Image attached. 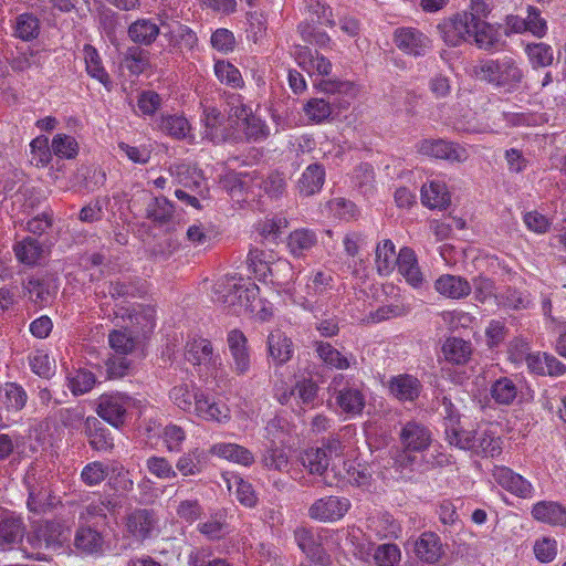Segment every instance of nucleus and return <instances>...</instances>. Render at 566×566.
<instances>
[{"instance_id":"nucleus-3","label":"nucleus","mask_w":566,"mask_h":566,"mask_svg":"<svg viewBox=\"0 0 566 566\" xmlns=\"http://www.w3.org/2000/svg\"><path fill=\"white\" fill-rule=\"evenodd\" d=\"M447 440L451 446L482 458H495L502 453L503 441L496 423H482L474 430H459L452 424L447 431Z\"/></svg>"},{"instance_id":"nucleus-31","label":"nucleus","mask_w":566,"mask_h":566,"mask_svg":"<svg viewBox=\"0 0 566 566\" xmlns=\"http://www.w3.org/2000/svg\"><path fill=\"white\" fill-rule=\"evenodd\" d=\"M421 202L430 209H446L451 197L443 181L431 180L421 188Z\"/></svg>"},{"instance_id":"nucleus-36","label":"nucleus","mask_w":566,"mask_h":566,"mask_svg":"<svg viewBox=\"0 0 566 566\" xmlns=\"http://www.w3.org/2000/svg\"><path fill=\"white\" fill-rule=\"evenodd\" d=\"M85 429L90 444L93 449L97 451H108L113 449V438L111 437L108 429H106L97 418H86Z\"/></svg>"},{"instance_id":"nucleus-45","label":"nucleus","mask_w":566,"mask_h":566,"mask_svg":"<svg viewBox=\"0 0 566 566\" xmlns=\"http://www.w3.org/2000/svg\"><path fill=\"white\" fill-rule=\"evenodd\" d=\"M295 277V273L292 264L284 259H280L273 263V274L271 283L277 287V292H284L289 294L293 301L294 295L291 293L290 283Z\"/></svg>"},{"instance_id":"nucleus-28","label":"nucleus","mask_w":566,"mask_h":566,"mask_svg":"<svg viewBox=\"0 0 566 566\" xmlns=\"http://www.w3.org/2000/svg\"><path fill=\"white\" fill-rule=\"evenodd\" d=\"M534 520L553 526H566V507L554 501H539L532 507Z\"/></svg>"},{"instance_id":"nucleus-18","label":"nucleus","mask_w":566,"mask_h":566,"mask_svg":"<svg viewBox=\"0 0 566 566\" xmlns=\"http://www.w3.org/2000/svg\"><path fill=\"white\" fill-rule=\"evenodd\" d=\"M421 155L449 161H463L467 151L463 147L443 139H424L418 145Z\"/></svg>"},{"instance_id":"nucleus-6","label":"nucleus","mask_w":566,"mask_h":566,"mask_svg":"<svg viewBox=\"0 0 566 566\" xmlns=\"http://www.w3.org/2000/svg\"><path fill=\"white\" fill-rule=\"evenodd\" d=\"M187 359L198 367L201 378H217L223 370L220 354H214L211 342L202 337H193L186 346Z\"/></svg>"},{"instance_id":"nucleus-12","label":"nucleus","mask_w":566,"mask_h":566,"mask_svg":"<svg viewBox=\"0 0 566 566\" xmlns=\"http://www.w3.org/2000/svg\"><path fill=\"white\" fill-rule=\"evenodd\" d=\"M132 406L133 399L125 394H105L98 399L97 413L111 426L119 428L124 423L126 412Z\"/></svg>"},{"instance_id":"nucleus-48","label":"nucleus","mask_w":566,"mask_h":566,"mask_svg":"<svg viewBox=\"0 0 566 566\" xmlns=\"http://www.w3.org/2000/svg\"><path fill=\"white\" fill-rule=\"evenodd\" d=\"M22 523L19 518L4 516L0 522V549L10 548L22 538Z\"/></svg>"},{"instance_id":"nucleus-43","label":"nucleus","mask_w":566,"mask_h":566,"mask_svg":"<svg viewBox=\"0 0 566 566\" xmlns=\"http://www.w3.org/2000/svg\"><path fill=\"white\" fill-rule=\"evenodd\" d=\"M325 180V171L321 165H310L298 180L300 191L305 196L318 192Z\"/></svg>"},{"instance_id":"nucleus-24","label":"nucleus","mask_w":566,"mask_h":566,"mask_svg":"<svg viewBox=\"0 0 566 566\" xmlns=\"http://www.w3.org/2000/svg\"><path fill=\"white\" fill-rule=\"evenodd\" d=\"M396 266L400 275L405 277L410 286L413 289H420L422 286L424 277L413 250L410 248L400 249Z\"/></svg>"},{"instance_id":"nucleus-21","label":"nucleus","mask_w":566,"mask_h":566,"mask_svg":"<svg viewBox=\"0 0 566 566\" xmlns=\"http://www.w3.org/2000/svg\"><path fill=\"white\" fill-rule=\"evenodd\" d=\"M266 352L269 359L275 366H282L290 361L293 356V342L281 329H273L270 332L266 339Z\"/></svg>"},{"instance_id":"nucleus-44","label":"nucleus","mask_w":566,"mask_h":566,"mask_svg":"<svg viewBox=\"0 0 566 566\" xmlns=\"http://www.w3.org/2000/svg\"><path fill=\"white\" fill-rule=\"evenodd\" d=\"M444 358L455 365L465 364L472 354V347L469 342L461 338H448L442 347Z\"/></svg>"},{"instance_id":"nucleus-56","label":"nucleus","mask_w":566,"mask_h":566,"mask_svg":"<svg viewBox=\"0 0 566 566\" xmlns=\"http://www.w3.org/2000/svg\"><path fill=\"white\" fill-rule=\"evenodd\" d=\"M0 399L9 410H20L27 402V394L22 387L15 384H6L0 389Z\"/></svg>"},{"instance_id":"nucleus-23","label":"nucleus","mask_w":566,"mask_h":566,"mask_svg":"<svg viewBox=\"0 0 566 566\" xmlns=\"http://www.w3.org/2000/svg\"><path fill=\"white\" fill-rule=\"evenodd\" d=\"M416 557L426 564H436L443 554L440 537L433 532L422 533L412 545Z\"/></svg>"},{"instance_id":"nucleus-61","label":"nucleus","mask_w":566,"mask_h":566,"mask_svg":"<svg viewBox=\"0 0 566 566\" xmlns=\"http://www.w3.org/2000/svg\"><path fill=\"white\" fill-rule=\"evenodd\" d=\"M39 34V20L32 14L23 13L17 17L14 35L21 40L29 41Z\"/></svg>"},{"instance_id":"nucleus-32","label":"nucleus","mask_w":566,"mask_h":566,"mask_svg":"<svg viewBox=\"0 0 566 566\" xmlns=\"http://www.w3.org/2000/svg\"><path fill=\"white\" fill-rule=\"evenodd\" d=\"M200 390L193 381H185L170 389L169 399L178 409L191 413Z\"/></svg>"},{"instance_id":"nucleus-17","label":"nucleus","mask_w":566,"mask_h":566,"mask_svg":"<svg viewBox=\"0 0 566 566\" xmlns=\"http://www.w3.org/2000/svg\"><path fill=\"white\" fill-rule=\"evenodd\" d=\"M198 395L191 413L205 421L217 423H227L230 421L231 411L227 405L216 401L202 390H200Z\"/></svg>"},{"instance_id":"nucleus-39","label":"nucleus","mask_w":566,"mask_h":566,"mask_svg":"<svg viewBox=\"0 0 566 566\" xmlns=\"http://www.w3.org/2000/svg\"><path fill=\"white\" fill-rule=\"evenodd\" d=\"M149 433L158 434L168 452H180L182 450V446L187 439V433L185 429L178 424L169 423L165 426L160 431H156L155 426L147 427L146 429Z\"/></svg>"},{"instance_id":"nucleus-7","label":"nucleus","mask_w":566,"mask_h":566,"mask_svg":"<svg viewBox=\"0 0 566 566\" xmlns=\"http://www.w3.org/2000/svg\"><path fill=\"white\" fill-rule=\"evenodd\" d=\"M343 379L344 376L342 375L334 377L331 384L332 396L335 399L338 412L345 415L347 419H353L363 413L366 405V392L361 382L346 384L338 388Z\"/></svg>"},{"instance_id":"nucleus-50","label":"nucleus","mask_w":566,"mask_h":566,"mask_svg":"<svg viewBox=\"0 0 566 566\" xmlns=\"http://www.w3.org/2000/svg\"><path fill=\"white\" fill-rule=\"evenodd\" d=\"M31 480H33V478L28 473L25 478V483L29 488L28 509L35 514L44 513L46 509L55 504V497H52L43 488L38 491L35 488L31 486Z\"/></svg>"},{"instance_id":"nucleus-8","label":"nucleus","mask_w":566,"mask_h":566,"mask_svg":"<svg viewBox=\"0 0 566 566\" xmlns=\"http://www.w3.org/2000/svg\"><path fill=\"white\" fill-rule=\"evenodd\" d=\"M510 353L515 361L525 358L528 369L537 375L559 376L565 366L553 355L547 353H528V344L516 339L510 344Z\"/></svg>"},{"instance_id":"nucleus-49","label":"nucleus","mask_w":566,"mask_h":566,"mask_svg":"<svg viewBox=\"0 0 566 566\" xmlns=\"http://www.w3.org/2000/svg\"><path fill=\"white\" fill-rule=\"evenodd\" d=\"M525 54L533 69L547 67L554 61L553 48L544 42L527 44Z\"/></svg>"},{"instance_id":"nucleus-34","label":"nucleus","mask_w":566,"mask_h":566,"mask_svg":"<svg viewBox=\"0 0 566 566\" xmlns=\"http://www.w3.org/2000/svg\"><path fill=\"white\" fill-rule=\"evenodd\" d=\"M434 289L439 294L450 298H461L471 292V285L467 280L451 274H444L437 279Z\"/></svg>"},{"instance_id":"nucleus-16","label":"nucleus","mask_w":566,"mask_h":566,"mask_svg":"<svg viewBox=\"0 0 566 566\" xmlns=\"http://www.w3.org/2000/svg\"><path fill=\"white\" fill-rule=\"evenodd\" d=\"M298 548L314 563L328 565L331 557L323 547V536L315 534L305 527H298L294 532Z\"/></svg>"},{"instance_id":"nucleus-5","label":"nucleus","mask_w":566,"mask_h":566,"mask_svg":"<svg viewBox=\"0 0 566 566\" xmlns=\"http://www.w3.org/2000/svg\"><path fill=\"white\" fill-rule=\"evenodd\" d=\"M400 439L405 450L397 457L395 463L402 470H421L420 461L411 452H423L430 447L431 433L418 422H408L401 430Z\"/></svg>"},{"instance_id":"nucleus-38","label":"nucleus","mask_w":566,"mask_h":566,"mask_svg":"<svg viewBox=\"0 0 566 566\" xmlns=\"http://www.w3.org/2000/svg\"><path fill=\"white\" fill-rule=\"evenodd\" d=\"M223 479L228 490L235 495L242 505L253 507L256 504L258 497L251 483L235 474L223 475Z\"/></svg>"},{"instance_id":"nucleus-55","label":"nucleus","mask_w":566,"mask_h":566,"mask_svg":"<svg viewBox=\"0 0 566 566\" xmlns=\"http://www.w3.org/2000/svg\"><path fill=\"white\" fill-rule=\"evenodd\" d=\"M102 543L101 534L90 527H81L75 535V546L83 553L98 552Z\"/></svg>"},{"instance_id":"nucleus-15","label":"nucleus","mask_w":566,"mask_h":566,"mask_svg":"<svg viewBox=\"0 0 566 566\" xmlns=\"http://www.w3.org/2000/svg\"><path fill=\"white\" fill-rule=\"evenodd\" d=\"M474 24L468 20L467 14L459 12L452 18L443 20L439 25V32L446 44L459 46L471 39V28Z\"/></svg>"},{"instance_id":"nucleus-26","label":"nucleus","mask_w":566,"mask_h":566,"mask_svg":"<svg viewBox=\"0 0 566 566\" xmlns=\"http://www.w3.org/2000/svg\"><path fill=\"white\" fill-rule=\"evenodd\" d=\"M155 528L156 518L148 510H135L126 518V530L136 539L149 537Z\"/></svg>"},{"instance_id":"nucleus-64","label":"nucleus","mask_w":566,"mask_h":566,"mask_svg":"<svg viewBox=\"0 0 566 566\" xmlns=\"http://www.w3.org/2000/svg\"><path fill=\"white\" fill-rule=\"evenodd\" d=\"M304 112L310 122L318 124L331 116L332 107L323 98H312L304 106Z\"/></svg>"},{"instance_id":"nucleus-4","label":"nucleus","mask_w":566,"mask_h":566,"mask_svg":"<svg viewBox=\"0 0 566 566\" xmlns=\"http://www.w3.org/2000/svg\"><path fill=\"white\" fill-rule=\"evenodd\" d=\"M71 537L70 526L61 523H45L33 526L28 534L23 551L29 558L49 560Z\"/></svg>"},{"instance_id":"nucleus-37","label":"nucleus","mask_w":566,"mask_h":566,"mask_svg":"<svg viewBox=\"0 0 566 566\" xmlns=\"http://www.w3.org/2000/svg\"><path fill=\"white\" fill-rule=\"evenodd\" d=\"M159 34V25L153 19H139L128 28L129 39L140 45L151 44Z\"/></svg>"},{"instance_id":"nucleus-30","label":"nucleus","mask_w":566,"mask_h":566,"mask_svg":"<svg viewBox=\"0 0 566 566\" xmlns=\"http://www.w3.org/2000/svg\"><path fill=\"white\" fill-rule=\"evenodd\" d=\"M17 260L25 265L32 266L40 263L48 256V250L38 239L25 238L13 247Z\"/></svg>"},{"instance_id":"nucleus-1","label":"nucleus","mask_w":566,"mask_h":566,"mask_svg":"<svg viewBox=\"0 0 566 566\" xmlns=\"http://www.w3.org/2000/svg\"><path fill=\"white\" fill-rule=\"evenodd\" d=\"M211 300L235 315H247L259 322H266L273 315L271 303L259 297V286L242 276L219 279L212 287Z\"/></svg>"},{"instance_id":"nucleus-41","label":"nucleus","mask_w":566,"mask_h":566,"mask_svg":"<svg viewBox=\"0 0 566 566\" xmlns=\"http://www.w3.org/2000/svg\"><path fill=\"white\" fill-rule=\"evenodd\" d=\"M316 242V233L313 230L302 228L290 233L287 248L294 256H302L310 251Z\"/></svg>"},{"instance_id":"nucleus-40","label":"nucleus","mask_w":566,"mask_h":566,"mask_svg":"<svg viewBox=\"0 0 566 566\" xmlns=\"http://www.w3.org/2000/svg\"><path fill=\"white\" fill-rule=\"evenodd\" d=\"M158 128L176 139L191 137V125L184 115L161 116L158 122Z\"/></svg>"},{"instance_id":"nucleus-53","label":"nucleus","mask_w":566,"mask_h":566,"mask_svg":"<svg viewBox=\"0 0 566 566\" xmlns=\"http://www.w3.org/2000/svg\"><path fill=\"white\" fill-rule=\"evenodd\" d=\"M147 471L159 480H174L178 473L172 463L165 457L151 455L145 462Z\"/></svg>"},{"instance_id":"nucleus-58","label":"nucleus","mask_w":566,"mask_h":566,"mask_svg":"<svg viewBox=\"0 0 566 566\" xmlns=\"http://www.w3.org/2000/svg\"><path fill=\"white\" fill-rule=\"evenodd\" d=\"M373 557L377 566H398L401 551L396 544L385 543L375 548Z\"/></svg>"},{"instance_id":"nucleus-52","label":"nucleus","mask_w":566,"mask_h":566,"mask_svg":"<svg viewBox=\"0 0 566 566\" xmlns=\"http://www.w3.org/2000/svg\"><path fill=\"white\" fill-rule=\"evenodd\" d=\"M24 290L30 300L39 306L48 305L55 295V286H51L48 283L40 282L34 279H31L25 283Z\"/></svg>"},{"instance_id":"nucleus-19","label":"nucleus","mask_w":566,"mask_h":566,"mask_svg":"<svg viewBox=\"0 0 566 566\" xmlns=\"http://www.w3.org/2000/svg\"><path fill=\"white\" fill-rule=\"evenodd\" d=\"M170 174L185 188L205 197L209 190L208 180L201 169L191 164H177L170 167Z\"/></svg>"},{"instance_id":"nucleus-11","label":"nucleus","mask_w":566,"mask_h":566,"mask_svg":"<svg viewBox=\"0 0 566 566\" xmlns=\"http://www.w3.org/2000/svg\"><path fill=\"white\" fill-rule=\"evenodd\" d=\"M227 345L231 370L238 376L247 375L252 367L251 349L247 336L240 329H231L227 335Z\"/></svg>"},{"instance_id":"nucleus-63","label":"nucleus","mask_w":566,"mask_h":566,"mask_svg":"<svg viewBox=\"0 0 566 566\" xmlns=\"http://www.w3.org/2000/svg\"><path fill=\"white\" fill-rule=\"evenodd\" d=\"M108 343L112 349L118 355L133 353L137 347V340L126 331H113L108 336Z\"/></svg>"},{"instance_id":"nucleus-62","label":"nucleus","mask_w":566,"mask_h":566,"mask_svg":"<svg viewBox=\"0 0 566 566\" xmlns=\"http://www.w3.org/2000/svg\"><path fill=\"white\" fill-rule=\"evenodd\" d=\"M287 226L289 221L284 216H273L260 223L259 232L264 239L275 241Z\"/></svg>"},{"instance_id":"nucleus-20","label":"nucleus","mask_w":566,"mask_h":566,"mask_svg":"<svg viewBox=\"0 0 566 566\" xmlns=\"http://www.w3.org/2000/svg\"><path fill=\"white\" fill-rule=\"evenodd\" d=\"M231 112L237 123L244 129L248 139L261 140L270 134V128L265 122L253 114L247 105L234 106Z\"/></svg>"},{"instance_id":"nucleus-60","label":"nucleus","mask_w":566,"mask_h":566,"mask_svg":"<svg viewBox=\"0 0 566 566\" xmlns=\"http://www.w3.org/2000/svg\"><path fill=\"white\" fill-rule=\"evenodd\" d=\"M471 28V38L474 39L475 44L483 50L492 49L497 39L495 30L488 22H474Z\"/></svg>"},{"instance_id":"nucleus-9","label":"nucleus","mask_w":566,"mask_h":566,"mask_svg":"<svg viewBox=\"0 0 566 566\" xmlns=\"http://www.w3.org/2000/svg\"><path fill=\"white\" fill-rule=\"evenodd\" d=\"M335 289L332 273L323 270L311 272L306 277V296H294L293 302L305 310L314 311L315 304L323 305L331 297L329 293Z\"/></svg>"},{"instance_id":"nucleus-46","label":"nucleus","mask_w":566,"mask_h":566,"mask_svg":"<svg viewBox=\"0 0 566 566\" xmlns=\"http://www.w3.org/2000/svg\"><path fill=\"white\" fill-rule=\"evenodd\" d=\"M395 244L391 240H382L376 248V266L381 275H388L392 272L397 264Z\"/></svg>"},{"instance_id":"nucleus-14","label":"nucleus","mask_w":566,"mask_h":566,"mask_svg":"<svg viewBox=\"0 0 566 566\" xmlns=\"http://www.w3.org/2000/svg\"><path fill=\"white\" fill-rule=\"evenodd\" d=\"M350 506V501L347 497L325 496L311 505L308 515L321 522H336L346 515Z\"/></svg>"},{"instance_id":"nucleus-42","label":"nucleus","mask_w":566,"mask_h":566,"mask_svg":"<svg viewBox=\"0 0 566 566\" xmlns=\"http://www.w3.org/2000/svg\"><path fill=\"white\" fill-rule=\"evenodd\" d=\"M490 394L497 405L509 406L515 401L518 388L512 378L500 377L491 385Z\"/></svg>"},{"instance_id":"nucleus-13","label":"nucleus","mask_w":566,"mask_h":566,"mask_svg":"<svg viewBox=\"0 0 566 566\" xmlns=\"http://www.w3.org/2000/svg\"><path fill=\"white\" fill-rule=\"evenodd\" d=\"M394 42L403 53L418 57L426 55L432 48V41L422 31L401 27L394 32Z\"/></svg>"},{"instance_id":"nucleus-2","label":"nucleus","mask_w":566,"mask_h":566,"mask_svg":"<svg viewBox=\"0 0 566 566\" xmlns=\"http://www.w3.org/2000/svg\"><path fill=\"white\" fill-rule=\"evenodd\" d=\"M470 74L503 93L521 90L525 81L521 61L511 55L480 59L472 66Z\"/></svg>"},{"instance_id":"nucleus-10","label":"nucleus","mask_w":566,"mask_h":566,"mask_svg":"<svg viewBox=\"0 0 566 566\" xmlns=\"http://www.w3.org/2000/svg\"><path fill=\"white\" fill-rule=\"evenodd\" d=\"M318 386L312 379L298 380L292 390L283 385H276L274 388V397L281 405H291L293 401L301 410L303 407H314L317 398Z\"/></svg>"},{"instance_id":"nucleus-35","label":"nucleus","mask_w":566,"mask_h":566,"mask_svg":"<svg viewBox=\"0 0 566 566\" xmlns=\"http://www.w3.org/2000/svg\"><path fill=\"white\" fill-rule=\"evenodd\" d=\"M316 353L323 363L332 368L343 370L357 364L356 357L353 354H343L328 343H317Z\"/></svg>"},{"instance_id":"nucleus-51","label":"nucleus","mask_w":566,"mask_h":566,"mask_svg":"<svg viewBox=\"0 0 566 566\" xmlns=\"http://www.w3.org/2000/svg\"><path fill=\"white\" fill-rule=\"evenodd\" d=\"M302 465L312 474H323L329 464V457L325 449L310 448L301 455Z\"/></svg>"},{"instance_id":"nucleus-33","label":"nucleus","mask_w":566,"mask_h":566,"mask_svg":"<svg viewBox=\"0 0 566 566\" xmlns=\"http://www.w3.org/2000/svg\"><path fill=\"white\" fill-rule=\"evenodd\" d=\"M207 465V454L200 448H192L181 454L176 462V471L182 476L198 475Z\"/></svg>"},{"instance_id":"nucleus-25","label":"nucleus","mask_w":566,"mask_h":566,"mask_svg":"<svg viewBox=\"0 0 566 566\" xmlns=\"http://www.w3.org/2000/svg\"><path fill=\"white\" fill-rule=\"evenodd\" d=\"M388 389L400 401H413L419 397L422 386L417 377L402 374L389 380Z\"/></svg>"},{"instance_id":"nucleus-47","label":"nucleus","mask_w":566,"mask_h":566,"mask_svg":"<svg viewBox=\"0 0 566 566\" xmlns=\"http://www.w3.org/2000/svg\"><path fill=\"white\" fill-rule=\"evenodd\" d=\"M83 55L87 74L107 87L109 84V76L102 64L97 50L90 44H85L83 48Z\"/></svg>"},{"instance_id":"nucleus-57","label":"nucleus","mask_w":566,"mask_h":566,"mask_svg":"<svg viewBox=\"0 0 566 566\" xmlns=\"http://www.w3.org/2000/svg\"><path fill=\"white\" fill-rule=\"evenodd\" d=\"M214 74L218 80L232 87H241L243 80L240 71L230 62L217 60L214 62Z\"/></svg>"},{"instance_id":"nucleus-59","label":"nucleus","mask_w":566,"mask_h":566,"mask_svg":"<svg viewBox=\"0 0 566 566\" xmlns=\"http://www.w3.org/2000/svg\"><path fill=\"white\" fill-rule=\"evenodd\" d=\"M95 385V376L87 370L77 369L67 376V386L74 395L88 392Z\"/></svg>"},{"instance_id":"nucleus-54","label":"nucleus","mask_w":566,"mask_h":566,"mask_svg":"<svg viewBox=\"0 0 566 566\" xmlns=\"http://www.w3.org/2000/svg\"><path fill=\"white\" fill-rule=\"evenodd\" d=\"M51 149L60 158L73 159L78 154V144L71 135L56 134L52 139Z\"/></svg>"},{"instance_id":"nucleus-22","label":"nucleus","mask_w":566,"mask_h":566,"mask_svg":"<svg viewBox=\"0 0 566 566\" xmlns=\"http://www.w3.org/2000/svg\"><path fill=\"white\" fill-rule=\"evenodd\" d=\"M294 57L298 66L310 76H324L328 75L332 71V63L327 57L306 46L296 48Z\"/></svg>"},{"instance_id":"nucleus-27","label":"nucleus","mask_w":566,"mask_h":566,"mask_svg":"<svg viewBox=\"0 0 566 566\" xmlns=\"http://www.w3.org/2000/svg\"><path fill=\"white\" fill-rule=\"evenodd\" d=\"M209 453L244 467H249L254 462V455L250 450L231 442L214 443L210 447Z\"/></svg>"},{"instance_id":"nucleus-29","label":"nucleus","mask_w":566,"mask_h":566,"mask_svg":"<svg viewBox=\"0 0 566 566\" xmlns=\"http://www.w3.org/2000/svg\"><path fill=\"white\" fill-rule=\"evenodd\" d=\"M201 123L203 125L202 135L205 138L213 143H220L230 137V134L222 123L221 114L216 107L209 105L203 106Z\"/></svg>"}]
</instances>
